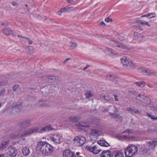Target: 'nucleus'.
I'll return each instance as SVG.
<instances>
[{"label":"nucleus","mask_w":157,"mask_h":157,"mask_svg":"<svg viewBox=\"0 0 157 157\" xmlns=\"http://www.w3.org/2000/svg\"><path fill=\"white\" fill-rule=\"evenodd\" d=\"M37 148L44 156L51 155L54 150L53 146L46 141L39 142Z\"/></svg>","instance_id":"1"},{"label":"nucleus","mask_w":157,"mask_h":157,"mask_svg":"<svg viewBox=\"0 0 157 157\" xmlns=\"http://www.w3.org/2000/svg\"><path fill=\"white\" fill-rule=\"evenodd\" d=\"M39 131V128L38 127L30 128L26 130H25L22 132L20 135L21 139H19L18 143L20 144H24L26 143V139L24 137L27 136L32 134L36 133Z\"/></svg>","instance_id":"2"},{"label":"nucleus","mask_w":157,"mask_h":157,"mask_svg":"<svg viewBox=\"0 0 157 157\" xmlns=\"http://www.w3.org/2000/svg\"><path fill=\"white\" fill-rule=\"evenodd\" d=\"M138 147L133 144H129L125 150V154L127 157H133L138 154Z\"/></svg>","instance_id":"3"},{"label":"nucleus","mask_w":157,"mask_h":157,"mask_svg":"<svg viewBox=\"0 0 157 157\" xmlns=\"http://www.w3.org/2000/svg\"><path fill=\"white\" fill-rule=\"evenodd\" d=\"M121 60L123 65L125 67L133 70L136 67V65L132 63V61L129 59H127L125 57H123L121 59Z\"/></svg>","instance_id":"4"},{"label":"nucleus","mask_w":157,"mask_h":157,"mask_svg":"<svg viewBox=\"0 0 157 157\" xmlns=\"http://www.w3.org/2000/svg\"><path fill=\"white\" fill-rule=\"evenodd\" d=\"M86 141V139L83 136L81 137L76 136L74 138L73 140L74 144L75 146L78 147L82 146L84 145Z\"/></svg>","instance_id":"5"},{"label":"nucleus","mask_w":157,"mask_h":157,"mask_svg":"<svg viewBox=\"0 0 157 157\" xmlns=\"http://www.w3.org/2000/svg\"><path fill=\"white\" fill-rule=\"evenodd\" d=\"M138 71L145 75H147L150 76L154 75L155 74V72L154 71L143 67L140 68L138 69Z\"/></svg>","instance_id":"6"},{"label":"nucleus","mask_w":157,"mask_h":157,"mask_svg":"<svg viewBox=\"0 0 157 157\" xmlns=\"http://www.w3.org/2000/svg\"><path fill=\"white\" fill-rule=\"evenodd\" d=\"M61 136L58 133H55L51 135L50 139L51 140L56 143L60 144L62 141H61Z\"/></svg>","instance_id":"7"},{"label":"nucleus","mask_w":157,"mask_h":157,"mask_svg":"<svg viewBox=\"0 0 157 157\" xmlns=\"http://www.w3.org/2000/svg\"><path fill=\"white\" fill-rule=\"evenodd\" d=\"M17 153V150L14 147H12L9 149L6 153L7 157H15Z\"/></svg>","instance_id":"8"},{"label":"nucleus","mask_w":157,"mask_h":157,"mask_svg":"<svg viewBox=\"0 0 157 157\" xmlns=\"http://www.w3.org/2000/svg\"><path fill=\"white\" fill-rule=\"evenodd\" d=\"M18 125L19 127L24 128H25L31 126V121L29 119L24 121L22 122H19L18 123Z\"/></svg>","instance_id":"9"},{"label":"nucleus","mask_w":157,"mask_h":157,"mask_svg":"<svg viewBox=\"0 0 157 157\" xmlns=\"http://www.w3.org/2000/svg\"><path fill=\"white\" fill-rule=\"evenodd\" d=\"M13 105L12 107L11 108L12 112L13 113H15L19 112L21 110L22 108V104L20 103H17L16 104Z\"/></svg>","instance_id":"10"},{"label":"nucleus","mask_w":157,"mask_h":157,"mask_svg":"<svg viewBox=\"0 0 157 157\" xmlns=\"http://www.w3.org/2000/svg\"><path fill=\"white\" fill-rule=\"evenodd\" d=\"M63 157H76V155L74 152L69 149L65 150L63 153Z\"/></svg>","instance_id":"11"},{"label":"nucleus","mask_w":157,"mask_h":157,"mask_svg":"<svg viewBox=\"0 0 157 157\" xmlns=\"http://www.w3.org/2000/svg\"><path fill=\"white\" fill-rule=\"evenodd\" d=\"M111 44L114 45L115 46H117L119 48H121V49L124 51H127L128 50V47L125 45L122 44H119L118 42L113 40L111 41Z\"/></svg>","instance_id":"12"},{"label":"nucleus","mask_w":157,"mask_h":157,"mask_svg":"<svg viewBox=\"0 0 157 157\" xmlns=\"http://www.w3.org/2000/svg\"><path fill=\"white\" fill-rule=\"evenodd\" d=\"M89 151L94 154H97L101 151V150L97 149V147L96 145L93 147L89 146Z\"/></svg>","instance_id":"13"},{"label":"nucleus","mask_w":157,"mask_h":157,"mask_svg":"<svg viewBox=\"0 0 157 157\" xmlns=\"http://www.w3.org/2000/svg\"><path fill=\"white\" fill-rule=\"evenodd\" d=\"M53 129V128L50 125H47L41 128L39 132L40 133H43L44 132H48Z\"/></svg>","instance_id":"14"},{"label":"nucleus","mask_w":157,"mask_h":157,"mask_svg":"<svg viewBox=\"0 0 157 157\" xmlns=\"http://www.w3.org/2000/svg\"><path fill=\"white\" fill-rule=\"evenodd\" d=\"M111 155V152L109 150L103 151L101 154V157H110Z\"/></svg>","instance_id":"15"},{"label":"nucleus","mask_w":157,"mask_h":157,"mask_svg":"<svg viewBox=\"0 0 157 157\" xmlns=\"http://www.w3.org/2000/svg\"><path fill=\"white\" fill-rule=\"evenodd\" d=\"M76 125L81 128H85L88 127V123L80 121L79 122H76Z\"/></svg>","instance_id":"16"},{"label":"nucleus","mask_w":157,"mask_h":157,"mask_svg":"<svg viewBox=\"0 0 157 157\" xmlns=\"http://www.w3.org/2000/svg\"><path fill=\"white\" fill-rule=\"evenodd\" d=\"M59 77L57 76H51L48 77V81L50 82H53L54 81L58 80Z\"/></svg>","instance_id":"17"},{"label":"nucleus","mask_w":157,"mask_h":157,"mask_svg":"<svg viewBox=\"0 0 157 157\" xmlns=\"http://www.w3.org/2000/svg\"><path fill=\"white\" fill-rule=\"evenodd\" d=\"M126 110L132 114L140 113V111L139 110L134 107L128 108H127Z\"/></svg>","instance_id":"18"},{"label":"nucleus","mask_w":157,"mask_h":157,"mask_svg":"<svg viewBox=\"0 0 157 157\" xmlns=\"http://www.w3.org/2000/svg\"><path fill=\"white\" fill-rule=\"evenodd\" d=\"M22 152L23 155L25 156L29 155L30 153V150L27 147H23L22 149Z\"/></svg>","instance_id":"19"},{"label":"nucleus","mask_w":157,"mask_h":157,"mask_svg":"<svg viewBox=\"0 0 157 157\" xmlns=\"http://www.w3.org/2000/svg\"><path fill=\"white\" fill-rule=\"evenodd\" d=\"M9 142L8 140L3 141L0 145V151H2L6 148Z\"/></svg>","instance_id":"20"},{"label":"nucleus","mask_w":157,"mask_h":157,"mask_svg":"<svg viewBox=\"0 0 157 157\" xmlns=\"http://www.w3.org/2000/svg\"><path fill=\"white\" fill-rule=\"evenodd\" d=\"M136 98L137 100H140L142 102H143V101L145 100L146 99H147V100L149 101V103H150V99H149L148 98H146L145 96L141 94H138V95L137 96V97H136Z\"/></svg>","instance_id":"21"},{"label":"nucleus","mask_w":157,"mask_h":157,"mask_svg":"<svg viewBox=\"0 0 157 157\" xmlns=\"http://www.w3.org/2000/svg\"><path fill=\"white\" fill-rule=\"evenodd\" d=\"M134 37L136 40H141L143 38V36L141 34L137 32H135L134 34Z\"/></svg>","instance_id":"22"},{"label":"nucleus","mask_w":157,"mask_h":157,"mask_svg":"<svg viewBox=\"0 0 157 157\" xmlns=\"http://www.w3.org/2000/svg\"><path fill=\"white\" fill-rule=\"evenodd\" d=\"M97 142L98 144L102 146L108 147L109 146V144L105 140H98Z\"/></svg>","instance_id":"23"},{"label":"nucleus","mask_w":157,"mask_h":157,"mask_svg":"<svg viewBox=\"0 0 157 157\" xmlns=\"http://www.w3.org/2000/svg\"><path fill=\"white\" fill-rule=\"evenodd\" d=\"M12 31L10 28L5 29L2 30V32L6 35H9L12 33Z\"/></svg>","instance_id":"24"},{"label":"nucleus","mask_w":157,"mask_h":157,"mask_svg":"<svg viewBox=\"0 0 157 157\" xmlns=\"http://www.w3.org/2000/svg\"><path fill=\"white\" fill-rule=\"evenodd\" d=\"M148 143L149 144L148 147L149 150H152L156 147L154 140L149 141Z\"/></svg>","instance_id":"25"},{"label":"nucleus","mask_w":157,"mask_h":157,"mask_svg":"<svg viewBox=\"0 0 157 157\" xmlns=\"http://www.w3.org/2000/svg\"><path fill=\"white\" fill-rule=\"evenodd\" d=\"M112 157H124V156L122 152L117 151L113 153Z\"/></svg>","instance_id":"26"},{"label":"nucleus","mask_w":157,"mask_h":157,"mask_svg":"<svg viewBox=\"0 0 157 157\" xmlns=\"http://www.w3.org/2000/svg\"><path fill=\"white\" fill-rule=\"evenodd\" d=\"M134 83L138 86L141 87H144L146 85L145 82L144 81L136 82Z\"/></svg>","instance_id":"27"},{"label":"nucleus","mask_w":157,"mask_h":157,"mask_svg":"<svg viewBox=\"0 0 157 157\" xmlns=\"http://www.w3.org/2000/svg\"><path fill=\"white\" fill-rule=\"evenodd\" d=\"M91 134L92 136L98 135L99 134L98 131L97 129H93L91 131Z\"/></svg>","instance_id":"28"},{"label":"nucleus","mask_w":157,"mask_h":157,"mask_svg":"<svg viewBox=\"0 0 157 157\" xmlns=\"http://www.w3.org/2000/svg\"><path fill=\"white\" fill-rule=\"evenodd\" d=\"M106 50L107 51L108 54L110 56H112L113 55L115 54V52L111 49L107 48Z\"/></svg>","instance_id":"29"},{"label":"nucleus","mask_w":157,"mask_h":157,"mask_svg":"<svg viewBox=\"0 0 157 157\" xmlns=\"http://www.w3.org/2000/svg\"><path fill=\"white\" fill-rule=\"evenodd\" d=\"M128 136L127 135H120L118 136L119 139L120 140L122 139H128Z\"/></svg>","instance_id":"30"},{"label":"nucleus","mask_w":157,"mask_h":157,"mask_svg":"<svg viewBox=\"0 0 157 157\" xmlns=\"http://www.w3.org/2000/svg\"><path fill=\"white\" fill-rule=\"evenodd\" d=\"M139 23L143 25H148L149 27L151 26L149 24L148 22L145 21H143L142 20H140Z\"/></svg>","instance_id":"31"},{"label":"nucleus","mask_w":157,"mask_h":157,"mask_svg":"<svg viewBox=\"0 0 157 157\" xmlns=\"http://www.w3.org/2000/svg\"><path fill=\"white\" fill-rule=\"evenodd\" d=\"M19 134V132H13L10 135V137L11 138H15L18 136Z\"/></svg>","instance_id":"32"},{"label":"nucleus","mask_w":157,"mask_h":157,"mask_svg":"<svg viewBox=\"0 0 157 157\" xmlns=\"http://www.w3.org/2000/svg\"><path fill=\"white\" fill-rule=\"evenodd\" d=\"M77 120L76 116H71L69 118V121L73 122H76Z\"/></svg>","instance_id":"33"},{"label":"nucleus","mask_w":157,"mask_h":157,"mask_svg":"<svg viewBox=\"0 0 157 157\" xmlns=\"http://www.w3.org/2000/svg\"><path fill=\"white\" fill-rule=\"evenodd\" d=\"M147 115L148 117H150L152 120H157V117H155L154 115H151L150 113H147Z\"/></svg>","instance_id":"34"},{"label":"nucleus","mask_w":157,"mask_h":157,"mask_svg":"<svg viewBox=\"0 0 157 157\" xmlns=\"http://www.w3.org/2000/svg\"><path fill=\"white\" fill-rule=\"evenodd\" d=\"M156 16V14L155 13H148V18H152L155 17Z\"/></svg>","instance_id":"35"},{"label":"nucleus","mask_w":157,"mask_h":157,"mask_svg":"<svg viewBox=\"0 0 157 157\" xmlns=\"http://www.w3.org/2000/svg\"><path fill=\"white\" fill-rule=\"evenodd\" d=\"M50 105H48L47 103H42L40 105V107H47L50 106Z\"/></svg>","instance_id":"36"},{"label":"nucleus","mask_w":157,"mask_h":157,"mask_svg":"<svg viewBox=\"0 0 157 157\" xmlns=\"http://www.w3.org/2000/svg\"><path fill=\"white\" fill-rule=\"evenodd\" d=\"M68 8H64L61 9L60 10V11L62 13H65L68 11Z\"/></svg>","instance_id":"37"},{"label":"nucleus","mask_w":157,"mask_h":157,"mask_svg":"<svg viewBox=\"0 0 157 157\" xmlns=\"http://www.w3.org/2000/svg\"><path fill=\"white\" fill-rule=\"evenodd\" d=\"M71 47L73 48H75L77 46V44L75 42H71Z\"/></svg>","instance_id":"38"},{"label":"nucleus","mask_w":157,"mask_h":157,"mask_svg":"<svg viewBox=\"0 0 157 157\" xmlns=\"http://www.w3.org/2000/svg\"><path fill=\"white\" fill-rule=\"evenodd\" d=\"M153 129H148L146 131V132L148 133L153 134Z\"/></svg>","instance_id":"39"},{"label":"nucleus","mask_w":157,"mask_h":157,"mask_svg":"<svg viewBox=\"0 0 157 157\" xmlns=\"http://www.w3.org/2000/svg\"><path fill=\"white\" fill-rule=\"evenodd\" d=\"M117 119H116L117 120V121H122V118L120 115L118 114L117 116Z\"/></svg>","instance_id":"40"},{"label":"nucleus","mask_w":157,"mask_h":157,"mask_svg":"<svg viewBox=\"0 0 157 157\" xmlns=\"http://www.w3.org/2000/svg\"><path fill=\"white\" fill-rule=\"evenodd\" d=\"M104 97L105 99L107 101H109L110 100V98L109 95H105L104 96Z\"/></svg>","instance_id":"41"},{"label":"nucleus","mask_w":157,"mask_h":157,"mask_svg":"<svg viewBox=\"0 0 157 157\" xmlns=\"http://www.w3.org/2000/svg\"><path fill=\"white\" fill-rule=\"evenodd\" d=\"M5 93V90H2L0 91V97L3 96Z\"/></svg>","instance_id":"42"},{"label":"nucleus","mask_w":157,"mask_h":157,"mask_svg":"<svg viewBox=\"0 0 157 157\" xmlns=\"http://www.w3.org/2000/svg\"><path fill=\"white\" fill-rule=\"evenodd\" d=\"M19 86V85H16L13 86V90L14 91H15L18 88Z\"/></svg>","instance_id":"43"},{"label":"nucleus","mask_w":157,"mask_h":157,"mask_svg":"<svg viewBox=\"0 0 157 157\" xmlns=\"http://www.w3.org/2000/svg\"><path fill=\"white\" fill-rule=\"evenodd\" d=\"M118 39L121 41H122L124 40V37L121 36H118Z\"/></svg>","instance_id":"44"},{"label":"nucleus","mask_w":157,"mask_h":157,"mask_svg":"<svg viewBox=\"0 0 157 157\" xmlns=\"http://www.w3.org/2000/svg\"><path fill=\"white\" fill-rule=\"evenodd\" d=\"M117 115H118V114H117L115 113H113V114L112 116V118H114L115 119H117Z\"/></svg>","instance_id":"45"},{"label":"nucleus","mask_w":157,"mask_h":157,"mask_svg":"<svg viewBox=\"0 0 157 157\" xmlns=\"http://www.w3.org/2000/svg\"><path fill=\"white\" fill-rule=\"evenodd\" d=\"M114 96L115 98V100L116 101H118V96L116 94H114L113 95Z\"/></svg>","instance_id":"46"},{"label":"nucleus","mask_w":157,"mask_h":157,"mask_svg":"<svg viewBox=\"0 0 157 157\" xmlns=\"http://www.w3.org/2000/svg\"><path fill=\"white\" fill-rule=\"evenodd\" d=\"M26 39L28 40L29 42V44H33V41L31 40H30V39L28 38L27 37Z\"/></svg>","instance_id":"47"},{"label":"nucleus","mask_w":157,"mask_h":157,"mask_svg":"<svg viewBox=\"0 0 157 157\" xmlns=\"http://www.w3.org/2000/svg\"><path fill=\"white\" fill-rule=\"evenodd\" d=\"M134 133V132L132 129H129L128 132V134H131Z\"/></svg>","instance_id":"48"},{"label":"nucleus","mask_w":157,"mask_h":157,"mask_svg":"<svg viewBox=\"0 0 157 157\" xmlns=\"http://www.w3.org/2000/svg\"><path fill=\"white\" fill-rule=\"evenodd\" d=\"M111 20H112L109 18H106L105 19V21L106 22H109Z\"/></svg>","instance_id":"49"},{"label":"nucleus","mask_w":157,"mask_h":157,"mask_svg":"<svg viewBox=\"0 0 157 157\" xmlns=\"http://www.w3.org/2000/svg\"><path fill=\"white\" fill-rule=\"evenodd\" d=\"M128 140H133V139H135V137L134 136H128Z\"/></svg>","instance_id":"50"},{"label":"nucleus","mask_w":157,"mask_h":157,"mask_svg":"<svg viewBox=\"0 0 157 157\" xmlns=\"http://www.w3.org/2000/svg\"><path fill=\"white\" fill-rule=\"evenodd\" d=\"M12 4L13 6H17L18 5V3L14 2H12Z\"/></svg>","instance_id":"51"},{"label":"nucleus","mask_w":157,"mask_h":157,"mask_svg":"<svg viewBox=\"0 0 157 157\" xmlns=\"http://www.w3.org/2000/svg\"><path fill=\"white\" fill-rule=\"evenodd\" d=\"M70 59V58L66 59H65L64 60V61L63 62V63H67Z\"/></svg>","instance_id":"52"},{"label":"nucleus","mask_w":157,"mask_h":157,"mask_svg":"<svg viewBox=\"0 0 157 157\" xmlns=\"http://www.w3.org/2000/svg\"><path fill=\"white\" fill-rule=\"evenodd\" d=\"M93 96V94L91 93L90 91H89V98Z\"/></svg>","instance_id":"53"},{"label":"nucleus","mask_w":157,"mask_h":157,"mask_svg":"<svg viewBox=\"0 0 157 157\" xmlns=\"http://www.w3.org/2000/svg\"><path fill=\"white\" fill-rule=\"evenodd\" d=\"M157 134V129H153V134Z\"/></svg>","instance_id":"54"},{"label":"nucleus","mask_w":157,"mask_h":157,"mask_svg":"<svg viewBox=\"0 0 157 157\" xmlns=\"http://www.w3.org/2000/svg\"><path fill=\"white\" fill-rule=\"evenodd\" d=\"M113 111L114 112H116L117 111V107L115 106H114L113 107Z\"/></svg>","instance_id":"55"},{"label":"nucleus","mask_w":157,"mask_h":157,"mask_svg":"<svg viewBox=\"0 0 157 157\" xmlns=\"http://www.w3.org/2000/svg\"><path fill=\"white\" fill-rule=\"evenodd\" d=\"M57 13L60 16L61 15L62 13L60 11V10L57 12Z\"/></svg>","instance_id":"56"},{"label":"nucleus","mask_w":157,"mask_h":157,"mask_svg":"<svg viewBox=\"0 0 157 157\" xmlns=\"http://www.w3.org/2000/svg\"><path fill=\"white\" fill-rule=\"evenodd\" d=\"M18 36L19 37H21V38H25V39L27 38V37H23V36L22 35H18Z\"/></svg>","instance_id":"57"},{"label":"nucleus","mask_w":157,"mask_h":157,"mask_svg":"<svg viewBox=\"0 0 157 157\" xmlns=\"http://www.w3.org/2000/svg\"><path fill=\"white\" fill-rule=\"evenodd\" d=\"M6 84L4 82H0V86L5 85Z\"/></svg>","instance_id":"58"},{"label":"nucleus","mask_w":157,"mask_h":157,"mask_svg":"<svg viewBox=\"0 0 157 157\" xmlns=\"http://www.w3.org/2000/svg\"><path fill=\"white\" fill-rule=\"evenodd\" d=\"M129 130V129H127L126 130H125L123 132H122V133H125L128 134V132Z\"/></svg>","instance_id":"59"},{"label":"nucleus","mask_w":157,"mask_h":157,"mask_svg":"<svg viewBox=\"0 0 157 157\" xmlns=\"http://www.w3.org/2000/svg\"><path fill=\"white\" fill-rule=\"evenodd\" d=\"M146 17L148 18V13H147L144 15L142 16V17Z\"/></svg>","instance_id":"60"},{"label":"nucleus","mask_w":157,"mask_h":157,"mask_svg":"<svg viewBox=\"0 0 157 157\" xmlns=\"http://www.w3.org/2000/svg\"><path fill=\"white\" fill-rule=\"evenodd\" d=\"M147 85L149 88H152L153 87L152 85L150 84H147Z\"/></svg>","instance_id":"61"},{"label":"nucleus","mask_w":157,"mask_h":157,"mask_svg":"<svg viewBox=\"0 0 157 157\" xmlns=\"http://www.w3.org/2000/svg\"><path fill=\"white\" fill-rule=\"evenodd\" d=\"M86 97L87 98H88V92H87V91L86 92Z\"/></svg>","instance_id":"62"},{"label":"nucleus","mask_w":157,"mask_h":157,"mask_svg":"<svg viewBox=\"0 0 157 157\" xmlns=\"http://www.w3.org/2000/svg\"><path fill=\"white\" fill-rule=\"evenodd\" d=\"M80 153L79 152H77L76 153V157H78V156H79Z\"/></svg>","instance_id":"63"},{"label":"nucleus","mask_w":157,"mask_h":157,"mask_svg":"<svg viewBox=\"0 0 157 157\" xmlns=\"http://www.w3.org/2000/svg\"><path fill=\"white\" fill-rule=\"evenodd\" d=\"M100 24L101 25H105V23L104 22H103V21H101L100 23Z\"/></svg>","instance_id":"64"}]
</instances>
